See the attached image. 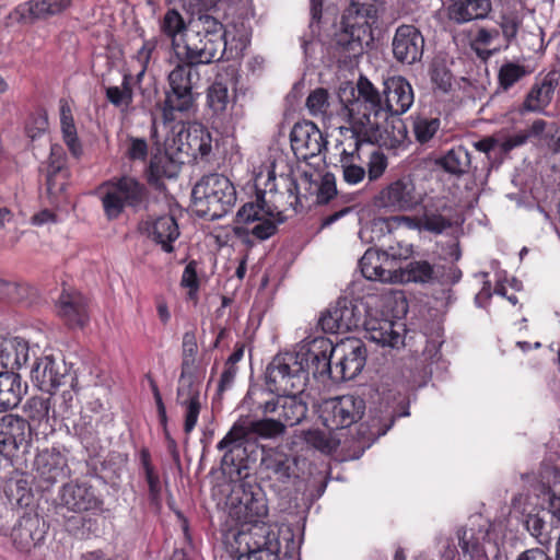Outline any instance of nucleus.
<instances>
[{
  "label": "nucleus",
  "instance_id": "nucleus-1",
  "mask_svg": "<svg viewBox=\"0 0 560 560\" xmlns=\"http://www.w3.org/2000/svg\"><path fill=\"white\" fill-rule=\"evenodd\" d=\"M335 351L334 341L319 336L307 341L298 352H280L267 366L268 381L279 390H302L310 373L314 377L332 373Z\"/></svg>",
  "mask_w": 560,
  "mask_h": 560
},
{
  "label": "nucleus",
  "instance_id": "nucleus-2",
  "mask_svg": "<svg viewBox=\"0 0 560 560\" xmlns=\"http://www.w3.org/2000/svg\"><path fill=\"white\" fill-rule=\"evenodd\" d=\"M228 40L223 24L209 14H199L190 20L185 39L186 61L208 65L223 58Z\"/></svg>",
  "mask_w": 560,
  "mask_h": 560
},
{
  "label": "nucleus",
  "instance_id": "nucleus-3",
  "mask_svg": "<svg viewBox=\"0 0 560 560\" xmlns=\"http://www.w3.org/2000/svg\"><path fill=\"white\" fill-rule=\"evenodd\" d=\"M200 74L190 62L177 65L167 77L165 98L161 105L164 124L174 122L176 114H188L195 106L199 93L196 91Z\"/></svg>",
  "mask_w": 560,
  "mask_h": 560
},
{
  "label": "nucleus",
  "instance_id": "nucleus-4",
  "mask_svg": "<svg viewBox=\"0 0 560 560\" xmlns=\"http://www.w3.org/2000/svg\"><path fill=\"white\" fill-rule=\"evenodd\" d=\"M191 197L200 217L218 220L234 208L236 189L229 177L211 173L202 176L194 186Z\"/></svg>",
  "mask_w": 560,
  "mask_h": 560
},
{
  "label": "nucleus",
  "instance_id": "nucleus-5",
  "mask_svg": "<svg viewBox=\"0 0 560 560\" xmlns=\"http://www.w3.org/2000/svg\"><path fill=\"white\" fill-rule=\"evenodd\" d=\"M97 192L101 196L104 215L109 221L117 220L126 208L140 210L145 207L149 199L145 185L128 175L103 182L97 187Z\"/></svg>",
  "mask_w": 560,
  "mask_h": 560
},
{
  "label": "nucleus",
  "instance_id": "nucleus-6",
  "mask_svg": "<svg viewBox=\"0 0 560 560\" xmlns=\"http://www.w3.org/2000/svg\"><path fill=\"white\" fill-rule=\"evenodd\" d=\"M383 90L380 91L366 77L360 75L357 81V96L342 110L349 120L361 121L365 127L380 129V122L386 121Z\"/></svg>",
  "mask_w": 560,
  "mask_h": 560
},
{
  "label": "nucleus",
  "instance_id": "nucleus-7",
  "mask_svg": "<svg viewBox=\"0 0 560 560\" xmlns=\"http://www.w3.org/2000/svg\"><path fill=\"white\" fill-rule=\"evenodd\" d=\"M424 201V192L418 189L410 174L389 180L374 196L373 203L386 212H412Z\"/></svg>",
  "mask_w": 560,
  "mask_h": 560
},
{
  "label": "nucleus",
  "instance_id": "nucleus-8",
  "mask_svg": "<svg viewBox=\"0 0 560 560\" xmlns=\"http://www.w3.org/2000/svg\"><path fill=\"white\" fill-rule=\"evenodd\" d=\"M266 384L268 385L271 394L270 398L259 401L257 409L264 415L276 416L283 425L294 427L301 423L307 416L308 406L302 398V390H279L272 386L266 376Z\"/></svg>",
  "mask_w": 560,
  "mask_h": 560
},
{
  "label": "nucleus",
  "instance_id": "nucleus-9",
  "mask_svg": "<svg viewBox=\"0 0 560 560\" xmlns=\"http://www.w3.org/2000/svg\"><path fill=\"white\" fill-rule=\"evenodd\" d=\"M69 450L63 445H52L39 450L33 462L34 479L43 491L49 490L58 481L71 474Z\"/></svg>",
  "mask_w": 560,
  "mask_h": 560
},
{
  "label": "nucleus",
  "instance_id": "nucleus-10",
  "mask_svg": "<svg viewBox=\"0 0 560 560\" xmlns=\"http://www.w3.org/2000/svg\"><path fill=\"white\" fill-rule=\"evenodd\" d=\"M365 408L363 398L342 395L327 399L319 406V419L330 431L345 429L361 420Z\"/></svg>",
  "mask_w": 560,
  "mask_h": 560
},
{
  "label": "nucleus",
  "instance_id": "nucleus-11",
  "mask_svg": "<svg viewBox=\"0 0 560 560\" xmlns=\"http://www.w3.org/2000/svg\"><path fill=\"white\" fill-rule=\"evenodd\" d=\"M103 499L97 489L89 481L72 480L63 483L57 495V513L66 510L73 513L95 512L102 510Z\"/></svg>",
  "mask_w": 560,
  "mask_h": 560
},
{
  "label": "nucleus",
  "instance_id": "nucleus-12",
  "mask_svg": "<svg viewBox=\"0 0 560 560\" xmlns=\"http://www.w3.org/2000/svg\"><path fill=\"white\" fill-rule=\"evenodd\" d=\"M366 348L361 339L348 337L336 343L335 365L328 376L335 382L353 380L366 363Z\"/></svg>",
  "mask_w": 560,
  "mask_h": 560
},
{
  "label": "nucleus",
  "instance_id": "nucleus-13",
  "mask_svg": "<svg viewBox=\"0 0 560 560\" xmlns=\"http://www.w3.org/2000/svg\"><path fill=\"white\" fill-rule=\"evenodd\" d=\"M31 380L40 390L54 394L61 386H73L75 374L65 362H57L52 355H44L35 359Z\"/></svg>",
  "mask_w": 560,
  "mask_h": 560
},
{
  "label": "nucleus",
  "instance_id": "nucleus-14",
  "mask_svg": "<svg viewBox=\"0 0 560 560\" xmlns=\"http://www.w3.org/2000/svg\"><path fill=\"white\" fill-rule=\"evenodd\" d=\"M348 127H340L341 139L336 148L340 152V163L360 160V151L364 145L380 144L381 131L376 128L365 127L361 121L349 120Z\"/></svg>",
  "mask_w": 560,
  "mask_h": 560
},
{
  "label": "nucleus",
  "instance_id": "nucleus-15",
  "mask_svg": "<svg viewBox=\"0 0 560 560\" xmlns=\"http://www.w3.org/2000/svg\"><path fill=\"white\" fill-rule=\"evenodd\" d=\"M269 530L261 523H243L235 535L236 560H269Z\"/></svg>",
  "mask_w": 560,
  "mask_h": 560
},
{
  "label": "nucleus",
  "instance_id": "nucleus-16",
  "mask_svg": "<svg viewBox=\"0 0 560 560\" xmlns=\"http://www.w3.org/2000/svg\"><path fill=\"white\" fill-rule=\"evenodd\" d=\"M248 440V430L245 425L235 423L224 438L218 443L219 451H224L221 465L229 474L242 475V470L248 467V454L245 442Z\"/></svg>",
  "mask_w": 560,
  "mask_h": 560
},
{
  "label": "nucleus",
  "instance_id": "nucleus-17",
  "mask_svg": "<svg viewBox=\"0 0 560 560\" xmlns=\"http://www.w3.org/2000/svg\"><path fill=\"white\" fill-rule=\"evenodd\" d=\"M560 85V69L539 72L526 93L522 103V112L545 113L552 103L556 91Z\"/></svg>",
  "mask_w": 560,
  "mask_h": 560
},
{
  "label": "nucleus",
  "instance_id": "nucleus-18",
  "mask_svg": "<svg viewBox=\"0 0 560 560\" xmlns=\"http://www.w3.org/2000/svg\"><path fill=\"white\" fill-rule=\"evenodd\" d=\"M291 148L298 160L308 162L326 150L327 140L310 120L296 122L290 133Z\"/></svg>",
  "mask_w": 560,
  "mask_h": 560
},
{
  "label": "nucleus",
  "instance_id": "nucleus-19",
  "mask_svg": "<svg viewBox=\"0 0 560 560\" xmlns=\"http://www.w3.org/2000/svg\"><path fill=\"white\" fill-rule=\"evenodd\" d=\"M48 527L36 512H24L13 525L10 538L19 551L30 552L44 541Z\"/></svg>",
  "mask_w": 560,
  "mask_h": 560
},
{
  "label": "nucleus",
  "instance_id": "nucleus-20",
  "mask_svg": "<svg viewBox=\"0 0 560 560\" xmlns=\"http://www.w3.org/2000/svg\"><path fill=\"white\" fill-rule=\"evenodd\" d=\"M424 44V36L418 27L411 24L399 25L392 40L393 56L399 63L415 65L422 59Z\"/></svg>",
  "mask_w": 560,
  "mask_h": 560
},
{
  "label": "nucleus",
  "instance_id": "nucleus-21",
  "mask_svg": "<svg viewBox=\"0 0 560 560\" xmlns=\"http://www.w3.org/2000/svg\"><path fill=\"white\" fill-rule=\"evenodd\" d=\"M383 98L386 120L390 115H404L415 102L413 88L405 77H388L383 81Z\"/></svg>",
  "mask_w": 560,
  "mask_h": 560
},
{
  "label": "nucleus",
  "instance_id": "nucleus-22",
  "mask_svg": "<svg viewBox=\"0 0 560 560\" xmlns=\"http://www.w3.org/2000/svg\"><path fill=\"white\" fill-rule=\"evenodd\" d=\"M26 420L18 415L7 413L0 418V454L5 458L16 456L20 447L26 446L31 435Z\"/></svg>",
  "mask_w": 560,
  "mask_h": 560
},
{
  "label": "nucleus",
  "instance_id": "nucleus-23",
  "mask_svg": "<svg viewBox=\"0 0 560 560\" xmlns=\"http://www.w3.org/2000/svg\"><path fill=\"white\" fill-rule=\"evenodd\" d=\"M177 150L191 160H203L212 150V137L209 130L199 122L182 125L177 132Z\"/></svg>",
  "mask_w": 560,
  "mask_h": 560
},
{
  "label": "nucleus",
  "instance_id": "nucleus-24",
  "mask_svg": "<svg viewBox=\"0 0 560 560\" xmlns=\"http://www.w3.org/2000/svg\"><path fill=\"white\" fill-rule=\"evenodd\" d=\"M56 306L58 316L70 329H83L90 322L89 300L79 291L63 289Z\"/></svg>",
  "mask_w": 560,
  "mask_h": 560
},
{
  "label": "nucleus",
  "instance_id": "nucleus-25",
  "mask_svg": "<svg viewBox=\"0 0 560 560\" xmlns=\"http://www.w3.org/2000/svg\"><path fill=\"white\" fill-rule=\"evenodd\" d=\"M421 207L422 214L415 219L419 230L439 235L452 226L451 218L446 214L451 212V206L445 197H424Z\"/></svg>",
  "mask_w": 560,
  "mask_h": 560
},
{
  "label": "nucleus",
  "instance_id": "nucleus-26",
  "mask_svg": "<svg viewBox=\"0 0 560 560\" xmlns=\"http://www.w3.org/2000/svg\"><path fill=\"white\" fill-rule=\"evenodd\" d=\"M139 231L159 244L165 253H173L175 250L173 244L180 234L177 221L171 214L156 218L149 217L139 223Z\"/></svg>",
  "mask_w": 560,
  "mask_h": 560
},
{
  "label": "nucleus",
  "instance_id": "nucleus-27",
  "mask_svg": "<svg viewBox=\"0 0 560 560\" xmlns=\"http://www.w3.org/2000/svg\"><path fill=\"white\" fill-rule=\"evenodd\" d=\"M70 177L67 154L59 144H51L46 173V191L51 201L65 192Z\"/></svg>",
  "mask_w": 560,
  "mask_h": 560
},
{
  "label": "nucleus",
  "instance_id": "nucleus-28",
  "mask_svg": "<svg viewBox=\"0 0 560 560\" xmlns=\"http://www.w3.org/2000/svg\"><path fill=\"white\" fill-rule=\"evenodd\" d=\"M71 0H28L19 4L10 14L19 23L33 24L63 12Z\"/></svg>",
  "mask_w": 560,
  "mask_h": 560
},
{
  "label": "nucleus",
  "instance_id": "nucleus-29",
  "mask_svg": "<svg viewBox=\"0 0 560 560\" xmlns=\"http://www.w3.org/2000/svg\"><path fill=\"white\" fill-rule=\"evenodd\" d=\"M201 393L198 380H178L176 401L184 409V432L189 434L197 425L201 411Z\"/></svg>",
  "mask_w": 560,
  "mask_h": 560
},
{
  "label": "nucleus",
  "instance_id": "nucleus-30",
  "mask_svg": "<svg viewBox=\"0 0 560 560\" xmlns=\"http://www.w3.org/2000/svg\"><path fill=\"white\" fill-rule=\"evenodd\" d=\"M242 495L238 498V516L243 523H264L268 515V505L261 488L257 485L244 482Z\"/></svg>",
  "mask_w": 560,
  "mask_h": 560
},
{
  "label": "nucleus",
  "instance_id": "nucleus-31",
  "mask_svg": "<svg viewBox=\"0 0 560 560\" xmlns=\"http://www.w3.org/2000/svg\"><path fill=\"white\" fill-rule=\"evenodd\" d=\"M394 327L395 323L393 320L369 318L364 323L365 338L383 347L396 348L404 343V339Z\"/></svg>",
  "mask_w": 560,
  "mask_h": 560
},
{
  "label": "nucleus",
  "instance_id": "nucleus-32",
  "mask_svg": "<svg viewBox=\"0 0 560 560\" xmlns=\"http://www.w3.org/2000/svg\"><path fill=\"white\" fill-rule=\"evenodd\" d=\"M30 360V346L21 337L4 339L0 346V362L3 368L20 370Z\"/></svg>",
  "mask_w": 560,
  "mask_h": 560
},
{
  "label": "nucleus",
  "instance_id": "nucleus-33",
  "mask_svg": "<svg viewBox=\"0 0 560 560\" xmlns=\"http://www.w3.org/2000/svg\"><path fill=\"white\" fill-rule=\"evenodd\" d=\"M26 388V384H22L21 376L18 373L12 371L0 372V411L18 407Z\"/></svg>",
  "mask_w": 560,
  "mask_h": 560
},
{
  "label": "nucleus",
  "instance_id": "nucleus-34",
  "mask_svg": "<svg viewBox=\"0 0 560 560\" xmlns=\"http://www.w3.org/2000/svg\"><path fill=\"white\" fill-rule=\"evenodd\" d=\"M492 10L490 0H459L448 8V16L456 23H467L488 16Z\"/></svg>",
  "mask_w": 560,
  "mask_h": 560
},
{
  "label": "nucleus",
  "instance_id": "nucleus-35",
  "mask_svg": "<svg viewBox=\"0 0 560 560\" xmlns=\"http://www.w3.org/2000/svg\"><path fill=\"white\" fill-rule=\"evenodd\" d=\"M262 465L265 466L267 477L270 480L284 485L295 476L296 460L294 457L285 453L273 452L268 454L262 459Z\"/></svg>",
  "mask_w": 560,
  "mask_h": 560
},
{
  "label": "nucleus",
  "instance_id": "nucleus-36",
  "mask_svg": "<svg viewBox=\"0 0 560 560\" xmlns=\"http://www.w3.org/2000/svg\"><path fill=\"white\" fill-rule=\"evenodd\" d=\"M432 90L436 95H448L455 91L456 79L444 57H434L428 70Z\"/></svg>",
  "mask_w": 560,
  "mask_h": 560
},
{
  "label": "nucleus",
  "instance_id": "nucleus-37",
  "mask_svg": "<svg viewBox=\"0 0 560 560\" xmlns=\"http://www.w3.org/2000/svg\"><path fill=\"white\" fill-rule=\"evenodd\" d=\"M51 409L50 397L33 396L28 398L23 407V412L26 417V422L30 425L28 430L36 433L43 428V432L51 424H49V411Z\"/></svg>",
  "mask_w": 560,
  "mask_h": 560
},
{
  "label": "nucleus",
  "instance_id": "nucleus-38",
  "mask_svg": "<svg viewBox=\"0 0 560 560\" xmlns=\"http://www.w3.org/2000/svg\"><path fill=\"white\" fill-rule=\"evenodd\" d=\"M59 114L62 140L68 147V150L72 156L79 159L83 153L82 144L78 137L72 108L68 101L65 98L59 101Z\"/></svg>",
  "mask_w": 560,
  "mask_h": 560
},
{
  "label": "nucleus",
  "instance_id": "nucleus-39",
  "mask_svg": "<svg viewBox=\"0 0 560 560\" xmlns=\"http://www.w3.org/2000/svg\"><path fill=\"white\" fill-rule=\"evenodd\" d=\"M198 354V343L196 328L187 330L183 335L182 340V363L179 380L189 381L197 380L196 359Z\"/></svg>",
  "mask_w": 560,
  "mask_h": 560
},
{
  "label": "nucleus",
  "instance_id": "nucleus-40",
  "mask_svg": "<svg viewBox=\"0 0 560 560\" xmlns=\"http://www.w3.org/2000/svg\"><path fill=\"white\" fill-rule=\"evenodd\" d=\"M343 30L337 34L335 49L341 58L352 59L362 54L363 47L360 38V28L342 21Z\"/></svg>",
  "mask_w": 560,
  "mask_h": 560
},
{
  "label": "nucleus",
  "instance_id": "nucleus-41",
  "mask_svg": "<svg viewBox=\"0 0 560 560\" xmlns=\"http://www.w3.org/2000/svg\"><path fill=\"white\" fill-rule=\"evenodd\" d=\"M411 130L416 142L421 145L428 144L441 129V119L427 114H415L409 117Z\"/></svg>",
  "mask_w": 560,
  "mask_h": 560
},
{
  "label": "nucleus",
  "instance_id": "nucleus-42",
  "mask_svg": "<svg viewBox=\"0 0 560 560\" xmlns=\"http://www.w3.org/2000/svg\"><path fill=\"white\" fill-rule=\"evenodd\" d=\"M401 115H390L384 122H380V144L389 143L392 147L404 144L409 139L407 125Z\"/></svg>",
  "mask_w": 560,
  "mask_h": 560
},
{
  "label": "nucleus",
  "instance_id": "nucleus-43",
  "mask_svg": "<svg viewBox=\"0 0 560 560\" xmlns=\"http://www.w3.org/2000/svg\"><path fill=\"white\" fill-rule=\"evenodd\" d=\"M398 283H429L435 278L434 266L427 260H411L399 272Z\"/></svg>",
  "mask_w": 560,
  "mask_h": 560
},
{
  "label": "nucleus",
  "instance_id": "nucleus-44",
  "mask_svg": "<svg viewBox=\"0 0 560 560\" xmlns=\"http://www.w3.org/2000/svg\"><path fill=\"white\" fill-rule=\"evenodd\" d=\"M470 153L464 145H455L441 159V166L450 174L462 175L470 167Z\"/></svg>",
  "mask_w": 560,
  "mask_h": 560
},
{
  "label": "nucleus",
  "instance_id": "nucleus-45",
  "mask_svg": "<svg viewBox=\"0 0 560 560\" xmlns=\"http://www.w3.org/2000/svg\"><path fill=\"white\" fill-rule=\"evenodd\" d=\"M383 250L369 248L359 260V266L364 278L372 281L388 279L389 272L382 268Z\"/></svg>",
  "mask_w": 560,
  "mask_h": 560
},
{
  "label": "nucleus",
  "instance_id": "nucleus-46",
  "mask_svg": "<svg viewBox=\"0 0 560 560\" xmlns=\"http://www.w3.org/2000/svg\"><path fill=\"white\" fill-rule=\"evenodd\" d=\"M140 462L144 471V478L149 488V501L154 506L161 505V482L158 472L151 463V454L149 450L142 448L140 452Z\"/></svg>",
  "mask_w": 560,
  "mask_h": 560
},
{
  "label": "nucleus",
  "instance_id": "nucleus-47",
  "mask_svg": "<svg viewBox=\"0 0 560 560\" xmlns=\"http://www.w3.org/2000/svg\"><path fill=\"white\" fill-rule=\"evenodd\" d=\"M148 171L150 179L156 182L177 176L179 165L167 153L156 154L152 156Z\"/></svg>",
  "mask_w": 560,
  "mask_h": 560
},
{
  "label": "nucleus",
  "instance_id": "nucleus-48",
  "mask_svg": "<svg viewBox=\"0 0 560 560\" xmlns=\"http://www.w3.org/2000/svg\"><path fill=\"white\" fill-rule=\"evenodd\" d=\"M533 72L532 69H529L526 66L508 61L503 63L498 73V82L499 86L503 91H509L511 88H513L517 82H520L525 77L529 75Z\"/></svg>",
  "mask_w": 560,
  "mask_h": 560
},
{
  "label": "nucleus",
  "instance_id": "nucleus-49",
  "mask_svg": "<svg viewBox=\"0 0 560 560\" xmlns=\"http://www.w3.org/2000/svg\"><path fill=\"white\" fill-rule=\"evenodd\" d=\"M410 255V249L406 248L405 253L390 246L387 250H383L382 268L389 272L388 279H378L381 282L398 283L399 272L404 267L399 265L400 260L407 259Z\"/></svg>",
  "mask_w": 560,
  "mask_h": 560
},
{
  "label": "nucleus",
  "instance_id": "nucleus-50",
  "mask_svg": "<svg viewBox=\"0 0 560 560\" xmlns=\"http://www.w3.org/2000/svg\"><path fill=\"white\" fill-rule=\"evenodd\" d=\"M230 103L229 89L222 82H213L207 92V106L213 116L220 118L224 116Z\"/></svg>",
  "mask_w": 560,
  "mask_h": 560
},
{
  "label": "nucleus",
  "instance_id": "nucleus-51",
  "mask_svg": "<svg viewBox=\"0 0 560 560\" xmlns=\"http://www.w3.org/2000/svg\"><path fill=\"white\" fill-rule=\"evenodd\" d=\"M245 428L248 430V435L256 434L265 439L277 438L285 432L283 422H280L276 416L272 418L250 421Z\"/></svg>",
  "mask_w": 560,
  "mask_h": 560
},
{
  "label": "nucleus",
  "instance_id": "nucleus-52",
  "mask_svg": "<svg viewBox=\"0 0 560 560\" xmlns=\"http://www.w3.org/2000/svg\"><path fill=\"white\" fill-rule=\"evenodd\" d=\"M458 545L463 553L469 555L471 560H488L483 545L472 529L458 532Z\"/></svg>",
  "mask_w": 560,
  "mask_h": 560
},
{
  "label": "nucleus",
  "instance_id": "nucleus-53",
  "mask_svg": "<svg viewBox=\"0 0 560 560\" xmlns=\"http://www.w3.org/2000/svg\"><path fill=\"white\" fill-rule=\"evenodd\" d=\"M130 74H125L121 86H108L106 89L107 101L116 107H129L133 101Z\"/></svg>",
  "mask_w": 560,
  "mask_h": 560
},
{
  "label": "nucleus",
  "instance_id": "nucleus-54",
  "mask_svg": "<svg viewBox=\"0 0 560 560\" xmlns=\"http://www.w3.org/2000/svg\"><path fill=\"white\" fill-rule=\"evenodd\" d=\"M160 30L163 35L174 42L178 34L188 31V26L176 9H168L160 22Z\"/></svg>",
  "mask_w": 560,
  "mask_h": 560
},
{
  "label": "nucleus",
  "instance_id": "nucleus-55",
  "mask_svg": "<svg viewBox=\"0 0 560 560\" xmlns=\"http://www.w3.org/2000/svg\"><path fill=\"white\" fill-rule=\"evenodd\" d=\"M334 313L337 314L339 327L342 332L357 328L360 324V315L355 313V307L348 303L346 299L339 300L334 306Z\"/></svg>",
  "mask_w": 560,
  "mask_h": 560
},
{
  "label": "nucleus",
  "instance_id": "nucleus-56",
  "mask_svg": "<svg viewBox=\"0 0 560 560\" xmlns=\"http://www.w3.org/2000/svg\"><path fill=\"white\" fill-rule=\"evenodd\" d=\"M9 500L20 508H27L33 503L34 494L26 478H20L9 486Z\"/></svg>",
  "mask_w": 560,
  "mask_h": 560
},
{
  "label": "nucleus",
  "instance_id": "nucleus-57",
  "mask_svg": "<svg viewBox=\"0 0 560 560\" xmlns=\"http://www.w3.org/2000/svg\"><path fill=\"white\" fill-rule=\"evenodd\" d=\"M329 93L324 88L312 91L306 98V108L310 115L324 118L329 107Z\"/></svg>",
  "mask_w": 560,
  "mask_h": 560
},
{
  "label": "nucleus",
  "instance_id": "nucleus-58",
  "mask_svg": "<svg viewBox=\"0 0 560 560\" xmlns=\"http://www.w3.org/2000/svg\"><path fill=\"white\" fill-rule=\"evenodd\" d=\"M48 130V117L46 112L38 110L32 113L25 124L26 136L35 141L43 137Z\"/></svg>",
  "mask_w": 560,
  "mask_h": 560
},
{
  "label": "nucleus",
  "instance_id": "nucleus-59",
  "mask_svg": "<svg viewBox=\"0 0 560 560\" xmlns=\"http://www.w3.org/2000/svg\"><path fill=\"white\" fill-rule=\"evenodd\" d=\"M305 442L323 453H331L338 446V443L318 429L307 430L304 433Z\"/></svg>",
  "mask_w": 560,
  "mask_h": 560
},
{
  "label": "nucleus",
  "instance_id": "nucleus-60",
  "mask_svg": "<svg viewBox=\"0 0 560 560\" xmlns=\"http://www.w3.org/2000/svg\"><path fill=\"white\" fill-rule=\"evenodd\" d=\"M528 532L541 544L549 542L548 525L539 514H528L525 521Z\"/></svg>",
  "mask_w": 560,
  "mask_h": 560
},
{
  "label": "nucleus",
  "instance_id": "nucleus-61",
  "mask_svg": "<svg viewBox=\"0 0 560 560\" xmlns=\"http://www.w3.org/2000/svg\"><path fill=\"white\" fill-rule=\"evenodd\" d=\"M127 150L125 155L130 161L144 162L148 158L149 145L144 138L129 136L127 138Z\"/></svg>",
  "mask_w": 560,
  "mask_h": 560
},
{
  "label": "nucleus",
  "instance_id": "nucleus-62",
  "mask_svg": "<svg viewBox=\"0 0 560 560\" xmlns=\"http://www.w3.org/2000/svg\"><path fill=\"white\" fill-rule=\"evenodd\" d=\"M387 158L380 150H374L368 163V176L370 180L378 179L387 168Z\"/></svg>",
  "mask_w": 560,
  "mask_h": 560
},
{
  "label": "nucleus",
  "instance_id": "nucleus-63",
  "mask_svg": "<svg viewBox=\"0 0 560 560\" xmlns=\"http://www.w3.org/2000/svg\"><path fill=\"white\" fill-rule=\"evenodd\" d=\"M182 285L189 289V295L195 294L199 289L196 261H189L182 276Z\"/></svg>",
  "mask_w": 560,
  "mask_h": 560
},
{
  "label": "nucleus",
  "instance_id": "nucleus-64",
  "mask_svg": "<svg viewBox=\"0 0 560 560\" xmlns=\"http://www.w3.org/2000/svg\"><path fill=\"white\" fill-rule=\"evenodd\" d=\"M265 200L261 197L257 203H246L237 212L240 221L253 222L260 220V212L264 211Z\"/></svg>",
  "mask_w": 560,
  "mask_h": 560
}]
</instances>
